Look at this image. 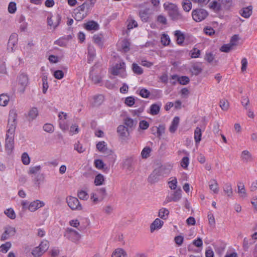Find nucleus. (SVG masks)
<instances>
[{"mask_svg": "<svg viewBox=\"0 0 257 257\" xmlns=\"http://www.w3.org/2000/svg\"><path fill=\"white\" fill-rule=\"evenodd\" d=\"M164 9L168 12L169 17L172 21L184 22L186 21V18L179 12L178 7L173 4L165 3Z\"/></svg>", "mask_w": 257, "mask_h": 257, "instance_id": "nucleus-1", "label": "nucleus"}, {"mask_svg": "<svg viewBox=\"0 0 257 257\" xmlns=\"http://www.w3.org/2000/svg\"><path fill=\"white\" fill-rule=\"evenodd\" d=\"M110 72L113 75H118L121 78H125L126 76L125 63L120 61L112 67Z\"/></svg>", "mask_w": 257, "mask_h": 257, "instance_id": "nucleus-2", "label": "nucleus"}, {"mask_svg": "<svg viewBox=\"0 0 257 257\" xmlns=\"http://www.w3.org/2000/svg\"><path fill=\"white\" fill-rule=\"evenodd\" d=\"M49 248V242L47 240L42 241L39 245L35 247L32 251V253L34 257H40Z\"/></svg>", "mask_w": 257, "mask_h": 257, "instance_id": "nucleus-3", "label": "nucleus"}, {"mask_svg": "<svg viewBox=\"0 0 257 257\" xmlns=\"http://www.w3.org/2000/svg\"><path fill=\"white\" fill-rule=\"evenodd\" d=\"M208 16V12L203 9H197L192 12L193 19L196 22H201Z\"/></svg>", "mask_w": 257, "mask_h": 257, "instance_id": "nucleus-4", "label": "nucleus"}, {"mask_svg": "<svg viewBox=\"0 0 257 257\" xmlns=\"http://www.w3.org/2000/svg\"><path fill=\"white\" fill-rule=\"evenodd\" d=\"M16 113L13 112H10L8 120V127L7 134L14 135L16 126Z\"/></svg>", "mask_w": 257, "mask_h": 257, "instance_id": "nucleus-5", "label": "nucleus"}, {"mask_svg": "<svg viewBox=\"0 0 257 257\" xmlns=\"http://www.w3.org/2000/svg\"><path fill=\"white\" fill-rule=\"evenodd\" d=\"M66 202L69 207L72 210H81L82 209L81 205L76 197L70 196L67 198Z\"/></svg>", "mask_w": 257, "mask_h": 257, "instance_id": "nucleus-6", "label": "nucleus"}, {"mask_svg": "<svg viewBox=\"0 0 257 257\" xmlns=\"http://www.w3.org/2000/svg\"><path fill=\"white\" fill-rule=\"evenodd\" d=\"M61 20V17L59 14L54 15L50 14V16L47 17L48 25L54 29H55L59 25Z\"/></svg>", "mask_w": 257, "mask_h": 257, "instance_id": "nucleus-7", "label": "nucleus"}, {"mask_svg": "<svg viewBox=\"0 0 257 257\" xmlns=\"http://www.w3.org/2000/svg\"><path fill=\"white\" fill-rule=\"evenodd\" d=\"M18 47V36L16 34H12L9 39L7 50L9 52H14Z\"/></svg>", "mask_w": 257, "mask_h": 257, "instance_id": "nucleus-8", "label": "nucleus"}, {"mask_svg": "<svg viewBox=\"0 0 257 257\" xmlns=\"http://www.w3.org/2000/svg\"><path fill=\"white\" fill-rule=\"evenodd\" d=\"M64 236L75 243H77L80 238L79 233L72 228H68L64 234Z\"/></svg>", "mask_w": 257, "mask_h": 257, "instance_id": "nucleus-9", "label": "nucleus"}, {"mask_svg": "<svg viewBox=\"0 0 257 257\" xmlns=\"http://www.w3.org/2000/svg\"><path fill=\"white\" fill-rule=\"evenodd\" d=\"M182 190L180 189L176 190L174 191L170 196H167L165 200L163 202V205H165L169 202L171 201L177 202L181 198Z\"/></svg>", "mask_w": 257, "mask_h": 257, "instance_id": "nucleus-10", "label": "nucleus"}, {"mask_svg": "<svg viewBox=\"0 0 257 257\" xmlns=\"http://www.w3.org/2000/svg\"><path fill=\"white\" fill-rule=\"evenodd\" d=\"M16 233L15 227L11 226H7L5 227V231L1 237V241H5L9 239L11 236H14Z\"/></svg>", "mask_w": 257, "mask_h": 257, "instance_id": "nucleus-11", "label": "nucleus"}, {"mask_svg": "<svg viewBox=\"0 0 257 257\" xmlns=\"http://www.w3.org/2000/svg\"><path fill=\"white\" fill-rule=\"evenodd\" d=\"M14 148V135L6 134L5 149L10 154Z\"/></svg>", "mask_w": 257, "mask_h": 257, "instance_id": "nucleus-12", "label": "nucleus"}, {"mask_svg": "<svg viewBox=\"0 0 257 257\" xmlns=\"http://www.w3.org/2000/svg\"><path fill=\"white\" fill-rule=\"evenodd\" d=\"M161 177L158 170L155 169L149 176L148 181L151 184H154L158 182Z\"/></svg>", "mask_w": 257, "mask_h": 257, "instance_id": "nucleus-13", "label": "nucleus"}, {"mask_svg": "<svg viewBox=\"0 0 257 257\" xmlns=\"http://www.w3.org/2000/svg\"><path fill=\"white\" fill-rule=\"evenodd\" d=\"M45 203L39 200H37L31 202L28 206V209L31 211H35L38 209L43 207Z\"/></svg>", "mask_w": 257, "mask_h": 257, "instance_id": "nucleus-14", "label": "nucleus"}, {"mask_svg": "<svg viewBox=\"0 0 257 257\" xmlns=\"http://www.w3.org/2000/svg\"><path fill=\"white\" fill-rule=\"evenodd\" d=\"M172 168V166L169 164L162 165L161 167L156 169L158 170L159 173L161 174L162 177H165L170 173Z\"/></svg>", "mask_w": 257, "mask_h": 257, "instance_id": "nucleus-15", "label": "nucleus"}, {"mask_svg": "<svg viewBox=\"0 0 257 257\" xmlns=\"http://www.w3.org/2000/svg\"><path fill=\"white\" fill-rule=\"evenodd\" d=\"M117 132L119 137L124 139L126 138L129 135L128 130L127 127L123 125H119L117 128Z\"/></svg>", "mask_w": 257, "mask_h": 257, "instance_id": "nucleus-16", "label": "nucleus"}, {"mask_svg": "<svg viewBox=\"0 0 257 257\" xmlns=\"http://www.w3.org/2000/svg\"><path fill=\"white\" fill-rule=\"evenodd\" d=\"M161 106L162 104L160 102L152 104L150 107L149 113L152 115H157L160 111Z\"/></svg>", "mask_w": 257, "mask_h": 257, "instance_id": "nucleus-17", "label": "nucleus"}, {"mask_svg": "<svg viewBox=\"0 0 257 257\" xmlns=\"http://www.w3.org/2000/svg\"><path fill=\"white\" fill-rule=\"evenodd\" d=\"M19 84L23 87V92H24L25 88L28 85L29 79L28 76L25 74H21L18 77Z\"/></svg>", "mask_w": 257, "mask_h": 257, "instance_id": "nucleus-18", "label": "nucleus"}, {"mask_svg": "<svg viewBox=\"0 0 257 257\" xmlns=\"http://www.w3.org/2000/svg\"><path fill=\"white\" fill-rule=\"evenodd\" d=\"M84 28L87 31H97L99 27L98 23L94 21H90L85 24Z\"/></svg>", "mask_w": 257, "mask_h": 257, "instance_id": "nucleus-19", "label": "nucleus"}, {"mask_svg": "<svg viewBox=\"0 0 257 257\" xmlns=\"http://www.w3.org/2000/svg\"><path fill=\"white\" fill-rule=\"evenodd\" d=\"M164 222L159 218H156L150 225V230L151 232H154L156 229H159L162 227Z\"/></svg>", "mask_w": 257, "mask_h": 257, "instance_id": "nucleus-20", "label": "nucleus"}, {"mask_svg": "<svg viewBox=\"0 0 257 257\" xmlns=\"http://www.w3.org/2000/svg\"><path fill=\"white\" fill-rule=\"evenodd\" d=\"M139 16L143 22H148L150 17L149 10L146 9L141 10L139 12Z\"/></svg>", "mask_w": 257, "mask_h": 257, "instance_id": "nucleus-21", "label": "nucleus"}, {"mask_svg": "<svg viewBox=\"0 0 257 257\" xmlns=\"http://www.w3.org/2000/svg\"><path fill=\"white\" fill-rule=\"evenodd\" d=\"M208 185L209 189L215 194H217L219 192L218 184L216 180L214 179H211L209 182Z\"/></svg>", "mask_w": 257, "mask_h": 257, "instance_id": "nucleus-22", "label": "nucleus"}, {"mask_svg": "<svg viewBox=\"0 0 257 257\" xmlns=\"http://www.w3.org/2000/svg\"><path fill=\"white\" fill-rule=\"evenodd\" d=\"M174 35L176 38V42L178 45H182L185 39V35L180 30H176L174 32Z\"/></svg>", "mask_w": 257, "mask_h": 257, "instance_id": "nucleus-23", "label": "nucleus"}, {"mask_svg": "<svg viewBox=\"0 0 257 257\" xmlns=\"http://www.w3.org/2000/svg\"><path fill=\"white\" fill-rule=\"evenodd\" d=\"M237 193L242 198H244L247 196L244 185L242 182H240L237 183Z\"/></svg>", "mask_w": 257, "mask_h": 257, "instance_id": "nucleus-24", "label": "nucleus"}, {"mask_svg": "<svg viewBox=\"0 0 257 257\" xmlns=\"http://www.w3.org/2000/svg\"><path fill=\"white\" fill-rule=\"evenodd\" d=\"M180 118L178 116H175L172 121L171 124L169 127V131L171 133H175L178 126Z\"/></svg>", "mask_w": 257, "mask_h": 257, "instance_id": "nucleus-25", "label": "nucleus"}, {"mask_svg": "<svg viewBox=\"0 0 257 257\" xmlns=\"http://www.w3.org/2000/svg\"><path fill=\"white\" fill-rule=\"evenodd\" d=\"M38 115V110L36 107L32 108L28 113V119L29 121H32Z\"/></svg>", "mask_w": 257, "mask_h": 257, "instance_id": "nucleus-26", "label": "nucleus"}, {"mask_svg": "<svg viewBox=\"0 0 257 257\" xmlns=\"http://www.w3.org/2000/svg\"><path fill=\"white\" fill-rule=\"evenodd\" d=\"M91 4L90 2H85L81 6L78 7L76 10H75V11H78L79 12H83V13H88V10L90 8Z\"/></svg>", "mask_w": 257, "mask_h": 257, "instance_id": "nucleus-27", "label": "nucleus"}, {"mask_svg": "<svg viewBox=\"0 0 257 257\" xmlns=\"http://www.w3.org/2000/svg\"><path fill=\"white\" fill-rule=\"evenodd\" d=\"M95 56V51L93 47L89 46L88 47V58L87 62L88 63H91Z\"/></svg>", "mask_w": 257, "mask_h": 257, "instance_id": "nucleus-28", "label": "nucleus"}, {"mask_svg": "<svg viewBox=\"0 0 257 257\" xmlns=\"http://www.w3.org/2000/svg\"><path fill=\"white\" fill-rule=\"evenodd\" d=\"M9 101L10 97L7 94L2 93L0 94V106H7L8 104Z\"/></svg>", "mask_w": 257, "mask_h": 257, "instance_id": "nucleus-29", "label": "nucleus"}, {"mask_svg": "<svg viewBox=\"0 0 257 257\" xmlns=\"http://www.w3.org/2000/svg\"><path fill=\"white\" fill-rule=\"evenodd\" d=\"M241 16L245 18H248L252 13V9L251 7L244 8L242 9L239 12Z\"/></svg>", "mask_w": 257, "mask_h": 257, "instance_id": "nucleus-30", "label": "nucleus"}, {"mask_svg": "<svg viewBox=\"0 0 257 257\" xmlns=\"http://www.w3.org/2000/svg\"><path fill=\"white\" fill-rule=\"evenodd\" d=\"M104 100V96L102 94H98L93 96V105L95 106L100 105Z\"/></svg>", "mask_w": 257, "mask_h": 257, "instance_id": "nucleus-31", "label": "nucleus"}, {"mask_svg": "<svg viewBox=\"0 0 257 257\" xmlns=\"http://www.w3.org/2000/svg\"><path fill=\"white\" fill-rule=\"evenodd\" d=\"M241 158L244 162H248L252 160L251 155L247 150H244L242 152Z\"/></svg>", "mask_w": 257, "mask_h": 257, "instance_id": "nucleus-32", "label": "nucleus"}, {"mask_svg": "<svg viewBox=\"0 0 257 257\" xmlns=\"http://www.w3.org/2000/svg\"><path fill=\"white\" fill-rule=\"evenodd\" d=\"M202 131L199 127H197L194 131V140L196 144H199L201 140Z\"/></svg>", "mask_w": 257, "mask_h": 257, "instance_id": "nucleus-33", "label": "nucleus"}, {"mask_svg": "<svg viewBox=\"0 0 257 257\" xmlns=\"http://www.w3.org/2000/svg\"><path fill=\"white\" fill-rule=\"evenodd\" d=\"M111 257H126V253L123 249L117 248L113 252Z\"/></svg>", "mask_w": 257, "mask_h": 257, "instance_id": "nucleus-34", "label": "nucleus"}, {"mask_svg": "<svg viewBox=\"0 0 257 257\" xmlns=\"http://www.w3.org/2000/svg\"><path fill=\"white\" fill-rule=\"evenodd\" d=\"M104 177L103 175L101 174L97 175L94 179V184L96 186L101 185L104 184Z\"/></svg>", "mask_w": 257, "mask_h": 257, "instance_id": "nucleus-35", "label": "nucleus"}, {"mask_svg": "<svg viewBox=\"0 0 257 257\" xmlns=\"http://www.w3.org/2000/svg\"><path fill=\"white\" fill-rule=\"evenodd\" d=\"M42 80L43 85V93L45 94L49 88L47 75L44 74L42 76Z\"/></svg>", "mask_w": 257, "mask_h": 257, "instance_id": "nucleus-36", "label": "nucleus"}, {"mask_svg": "<svg viewBox=\"0 0 257 257\" xmlns=\"http://www.w3.org/2000/svg\"><path fill=\"white\" fill-rule=\"evenodd\" d=\"M152 149L150 147H145L141 152V156L143 159H147L150 156Z\"/></svg>", "mask_w": 257, "mask_h": 257, "instance_id": "nucleus-37", "label": "nucleus"}, {"mask_svg": "<svg viewBox=\"0 0 257 257\" xmlns=\"http://www.w3.org/2000/svg\"><path fill=\"white\" fill-rule=\"evenodd\" d=\"M169 213V211L167 209L162 208L159 211V216L163 219H166L168 217Z\"/></svg>", "mask_w": 257, "mask_h": 257, "instance_id": "nucleus-38", "label": "nucleus"}, {"mask_svg": "<svg viewBox=\"0 0 257 257\" xmlns=\"http://www.w3.org/2000/svg\"><path fill=\"white\" fill-rule=\"evenodd\" d=\"M132 70L134 73L137 75H141L144 72L142 67L135 63L132 64Z\"/></svg>", "mask_w": 257, "mask_h": 257, "instance_id": "nucleus-39", "label": "nucleus"}, {"mask_svg": "<svg viewBox=\"0 0 257 257\" xmlns=\"http://www.w3.org/2000/svg\"><path fill=\"white\" fill-rule=\"evenodd\" d=\"M224 192L227 194L228 197H231L232 196V189L231 185L230 183H226L223 187Z\"/></svg>", "mask_w": 257, "mask_h": 257, "instance_id": "nucleus-40", "label": "nucleus"}, {"mask_svg": "<svg viewBox=\"0 0 257 257\" xmlns=\"http://www.w3.org/2000/svg\"><path fill=\"white\" fill-rule=\"evenodd\" d=\"M12 244L11 242L7 241L6 243L2 244L0 246V251L3 253H6L11 247Z\"/></svg>", "mask_w": 257, "mask_h": 257, "instance_id": "nucleus-41", "label": "nucleus"}, {"mask_svg": "<svg viewBox=\"0 0 257 257\" xmlns=\"http://www.w3.org/2000/svg\"><path fill=\"white\" fill-rule=\"evenodd\" d=\"M96 148L99 152L104 153L107 149L106 143L104 141L99 142L96 144Z\"/></svg>", "mask_w": 257, "mask_h": 257, "instance_id": "nucleus-42", "label": "nucleus"}, {"mask_svg": "<svg viewBox=\"0 0 257 257\" xmlns=\"http://www.w3.org/2000/svg\"><path fill=\"white\" fill-rule=\"evenodd\" d=\"M87 16V13H81L78 11H76L75 13L74 19L77 21H80L84 19Z\"/></svg>", "mask_w": 257, "mask_h": 257, "instance_id": "nucleus-43", "label": "nucleus"}, {"mask_svg": "<svg viewBox=\"0 0 257 257\" xmlns=\"http://www.w3.org/2000/svg\"><path fill=\"white\" fill-rule=\"evenodd\" d=\"M121 47L124 52H127L130 50V43L127 40H123L121 44Z\"/></svg>", "mask_w": 257, "mask_h": 257, "instance_id": "nucleus-44", "label": "nucleus"}, {"mask_svg": "<svg viewBox=\"0 0 257 257\" xmlns=\"http://www.w3.org/2000/svg\"><path fill=\"white\" fill-rule=\"evenodd\" d=\"M132 163L133 160L132 159H126L123 162V167L129 171H132L133 170Z\"/></svg>", "mask_w": 257, "mask_h": 257, "instance_id": "nucleus-45", "label": "nucleus"}, {"mask_svg": "<svg viewBox=\"0 0 257 257\" xmlns=\"http://www.w3.org/2000/svg\"><path fill=\"white\" fill-rule=\"evenodd\" d=\"M90 76L94 84H98L101 82L102 77L100 75H93L92 74L90 73Z\"/></svg>", "mask_w": 257, "mask_h": 257, "instance_id": "nucleus-46", "label": "nucleus"}, {"mask_svg": "<svg viewBox=\"0 0 257 257\" xmlns=\"http://www.w3.org/2000/svg\"><path fill=\"white\" fill-rule=\"evenodd\" d=\"M234 49V47L232 46L230 43L227 44H224L220 48V51L221 52L228 53L230 50H233Z\"/></svg>", "mask_w": 257, "mask_h": 257, "instance_id": "nucleus-47", "label": "nucleus"}, {"mask_svg": "<svg viewBox=\"0 0 257 257\" xmlns=\"http://www.w3.org/2000/svg\"><path fill=\"white\" fill-rule=\"evenodd\" d=\"M41 168L42 167L40 165L30 167L28 171V174L29 175L36 174L41 170Z\"/></svg>", "mask_w": 257, "mask_h": 257, "instance_id": "nucleus-48", "label": "nucleus"}, {"mask_svg": "<svg viewBox=\"0 0 257 257\" xmlns=\"http://www.w3.org/2000/svg\"><path fill=\"white\" fill-rule=\"evenodd\" d=\"M4 213L8 217L12 219H14L16 218L15 212L13 209L11 208L6 209Z\"/></svg>", "mask_w": 257, "mask_h": 257, "instance_id": "nucleus-49", "label": "nucleus"}, {"mask_svg": "<svg viewBox=\"0 0 257 257\" xmlns=\"http://www.w3.org/2000/svg\"><path fill=\"white\" fill-rule=\"evenodd\" d=\"M78 197L79 199L83 200H86L89 198L88 193L84 190H80L77 193Z\"/></svg>", "mask_w": 257, "mask_h": 257, "instance_id": "nucleus-50", "label": "nucleus"}, {"mask_svg": "<svg viewBox=\"0 0 257 257\" xmlns=\"http://www.w3.org/2000/svg\"><path fill=\"white\" fill-rule=\"evenodd\" d=\"M137 122L135 121L133 119L130 117H126L124 119V124L127 127L130 128L133 127L136 124Z\"/></svg>", "mask_w": 257, "mask_h": 257, "instance_id": "nucleus-51", "label": "nucleus"}, {"mask_svg": "<svg viewBox=\"0 0 257 257\" xmlns=\"http://www.w3.org/2000/svg\"><path fill=\"white\" fill-rule=\"evenodd\" d=\"M161 42L164 46L168 45L170 42L169 36L167 34H163L161 37Z\"/></svg>", "mask_w": 257, "mask_h": 257, "instance_id": "nucleus-52", "label": "nucleus"}, {"mask_svg": "<svg viewBox=\"0 0 257 257\" xmlns=\"http://www.w3.org/2000/svg\"><path fill=\"white\" fill-rule=\"evenodd\" d=\"M98 195L100 197V200H102L106 195V191L105 188L102 187L97 190Z\"/></svg>", "mask_w": 257, "mask_h": 257, "instance_id": "nucleus-53", "label": "nucleus"}, {"mask_svg": "<svg viewBox=\"0 0 257 257\" xmlns=\"http://www.w3.org/2000/svg\"><path fill=\"white\" fill-rule=\"evenodd\" d=\"M22 161L25 165H28L30 163V159L27 153H24L22 155Z\"/></svg>", "mask_w": 257, "mask_h": 257, "instance_id": "nucleus-54", "label": "nucleus"}, {"mask_svg": "<svg viewBox=\"0 0 257 257\" xmlns=\"http://www.w3.org/2000/svg\"><path fill=\"white\" fill-rule=\"evenodd\" d=\"M95 167L98 169H103L104 168V164L103 162L100 159H96L94 162Z\"/></svg>", "mask_w": 257, "mask_h": 257, "instance_id": "nucleus-55", "label": "nucleus"}, {"mask_svg": "<svg viewBox=\"0 0 257 257\" xmlns=\"http://www.w3.org/2000/svg\"><path fill=\"white\" fill-rule=\"evenodd\" d=\"M17 10L16 4L15 2H10L8 6V11L11 14H14Z\"/></svg>", "mask_w": 257, "mask_h": 257, "instance_id": "nucleus-56", "label": "nucleus"}, {"mask_svg": "<svg viewBox=\"0 0 257 257\" xmlns=\"http://www.w3.org/2000/svg\"><path fill=\"white\" fill-rule=\"evenodd\" d=\"M191 57L193 58H197L199 57L200 55V51L197 48H194L190 51Z\"/></svg>", "mask_w": 257, "mask_h": 257, "instance_id": "nucleus-57", "label": "nucleus"}, {"mask_svg": "<svg viewBox=\"0 0 257 257\" xmlns=\"http://www.w3.org/2000/svg\"><path fill=\"white\" fill-rule=\"evenodd\" d=\"M192 4L189 0H186L183 3V10L186 12H189L191 9Z\"/></svg>", "mask_w": 257, "mask_h": 257, "instance_id": "nucleus-58", "label": "nucleus"}, {"mask_svg": "<svg viewBox=\"0 0 257 257\" xmlns=\"http://www.w3.org/2000/svg\"><path fill=\"white\" fill-rule=\"evenodd\" d=\"M189 81V77L186 76H182L178 78V82L181 85H186Z\"/></svg>", "mask_w": 257, "mask_h": 257, "instance_id": "nucleus-59", "label": "nucleus"}, {"mask_svg": "<svg viewBox=\"0 0 257 257\" xmlns=\"http://www.w3.org/2000/svg\"><path fill=\"white\" fill-rule=\"evenodd\" d=\"M43 130L49 133H52L54 132V126L50 123H46L43 126Z\"/></svg>", "mask_w": 257, "mask_h": 257, "instance_id": "nucleus-60", "label": "nucleus"}, {"mask_svg": "<svg viewBox=\"0 0 257 257\" xmlns=\"http://www.w3.org/2000/svg\"><path fill=\"white\" fill-rule=\"evenodd\" d=\"M125 104L128 106H132L135 104V98L133 96L127 97L125 99Z\"/></svg>", "mask_w": 257, "mask_h": 257, "instance_id": "nucleus-61", "label": "nucleus"}, {"mask_svg": "<svg viewBox=\"0 0 257 257\" xmlns=\"http://www.w3.org/2000/svg\"><path fill=\"white\" fill-rule=\"evenodd\" d=\"M54 77L57 79H61L64 77V72L62 70H58L54 71Z\"/></svg>", "mask_w": 257, "mask_h": 257, "instance_id": "nucleus-62", "label": "nucleus"}, {"mask_svg": "<svg viewBox=\"0 0 257 257\" xmlns=\"http://www.w3.org/2000/svg\"><path fill=\"white\" fill-rule=\"evenodd\" d=\"M219 105L223 110H226L228 108L229 104L227 100L222 99L220 101Z\"/></svg>", "mask_w": 257, "mask_h": 257, "instance_id": "nucleus-63", "label": "nucleus"}, {"mask_svg": "<svg viewBox=\"0 0 257 257\" xmlns=\"http://www.w3.org/2000/svg\"><path fill=\"white\" fill-rule=\"evenodd\" d=\"M189 159L188 157H184L181 161V166L184 169L188 167Z\"/></svg>", "mask_w": 257, "mask_h": 257, "instance_id": "nucleus-64", "label": "nucleus"}]
</instances>
